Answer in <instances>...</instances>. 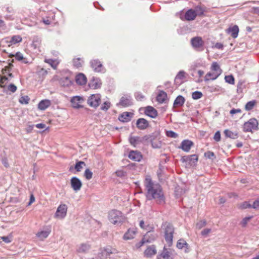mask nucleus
Masks as SVG:
<instances>
[{"mask_svg": "<svg viewBox=\"0 0 259 259\" xmlns=\"http://www.w3.org/2000/svg\"><path fill=\"white\" fill-rule=\"evenodd\" d=\"M197 17L196 11L193 9H190L185 13V19L187 21H193Z\"/></svg>", "mask_w": 259, "mask_h": 259, "instance_id": "24", "label": "nucleus"}, {"mask_svg": "<svg viewBox=\"0 0 259 259\" xmlns=\"http://www.w3.org/2000/svg\"><path fill=\"white\" fill-rule=\"evenodd\" d=\"M6 41L8 43V46L10 47L20 42L22 40V37L20 35H17L12 36L11 38L6 37Z\"/></svg>", "mask_w": 259, "mask_h": 259, "instance_id": "16", "label": "nucleus"}, {"mask_svg": "<svg viewBox=\"0 0 259 259\" xmlns=\"http://www.w3.org/2000/svg\"><path fill=\"white\" fill-rule=\"evenodd\" d=\"M83 61L81 58H76L73 60V65L76 68H80L82 67Z\"/></svg>", "mask_w": 259, "mask_h": 259, "instance_id": "43", "label": "nucleus"}, {"mask_svg": "<svg viewBox=\"0 0 259 259\" xmlns=\"http://www.w3.org/2000/svg\"><path fill=\"white\" fill-rule=\"evenodd\" d=\"M102 82L100 79L93 78L89 83V86L90 89H97L100 88Z\"/></svg>", "mask_w": 259, "mask_h": 259, "instance_id": "26", "label": "nucleus"}, {"mask_svg": "<svg viewBox=\"0 0 259 259\" xmlns=\"http://www.w3.org/2000/svg\"><path fill=\"white\" fill-rule=\"evenodd\" d=\"M82 165H85V163L83 161H78L75 165V169L78 172L80 171L83 168Z\"/></svg>", "mask_w": 259, "mask_h": 259, "instance_id": "51", "label": "nucleus"}, {"mask_svg": "<svg viewBox=\"0 0 259 259\" xmlns=\"http://www.w3.org/2000/svg\"><path fill=\"white\" fill-rule=\"evenodd\" d=\"M157 253V250L155 245L149 246L144 250V255L146 257H152Z\"/></svg>", "mask_w": 259, "mask_h": 259, "instance_id": "13", "label": "nucleus"}, {"mask_svg": "<svg viewBox=\"0 0 259 259\" xmlns=\"http://www.w3.org/2000/svg\"><path fill=\"white\" fill-rule=\"evenodd\" d=\"M239 207L241 209H246L252 207V205L249 202L245 201L240 205Z\"/></svg>", "mask_w": 259, "mask_h": 259, "instance_id": "61", "label": "nucleus"}, {"mask_svg": "<svg viewBox=\"0 0 259 259\" xmlns=\"http://www.w3.org/2000/svg\"><path fill=\"white\" fill-rule=\"evenodd\" d=\"M257 102L256 100H252L248 102L245 105V109L246 111L251 110L256 105Z\"/></svg>", "mask_w": 259, "mask_h": 259, "instance_id": "42", "label": "nucleus"}, {"mask_svg": "<svg viewBox=\"0 0 259 259\" xmlns=\"http://www.w3.org/2000/svg\"><path fill=\"white\" fill-rule=\"evenodd\" d=\"M90 248V246L87 244H82L77 248V251L80 253L86 252Z\"/></svg>", "mask_w": 259, "mask_h": 259, "instance_id": "44", "label": "nucleus"}, {"mask_svg": "<svg viewBox=\"0 0 259 259\" xmlns=\"http://www.w3.org/2000/svg\"><path fill=\"white\" fill-rule=\"evenodd\" d=\"M52 104L51 100L48 99H44L41 100L37 105V108L39 110L43 111L49 108Z\"/></svg>", "mask_w": 259, "mask_h": 259, "instance_id": "25", "label": "nucleus"}, {"mask_svg": "<svg viewBox=\"0 0 259 259\" xmlns=\"http://www.w3.org/2000/svg\"><path fill=\"white\" fill-rule=\"evenodd\" d=\"M206 225V221L205 220H201L196 224V228L200 229Z\"/></svg>", "mask_w": 259, "mask_h": 259, "instance_id": "58", "label": "nucleus"}, {"mask_svg": "<svg viewBox=\"0 0 259 259\" xmlns=\"http://www.w3.org/2000/svg\"><path fill=\"white\" fill-rule=\"evenodd\" d=\"M245 88V81L243 80H240L238 82L237 85V92L238 93H241L243 92V90Z\"/></svg>", "mask_w": 259, "mask_h": 259, "instance_id": "45", "label": "nucleus"}, {"mask_svg": "<svg viewBox=\"0 0 259 259\" xmlns=\"http://www.w3.org/2000/svg\"><path fill=\"white\" fill-rule=\"evenodd\" d=\"M193 145V143L191 141L189 140H184L182 142L179 148L182 149L185 152H188L190 151Z\"/></svg>", "mask_w": 259, "mask_h": 259, "instance_id": "22", "label": "nucleus"}, {"mask_svg": "<svg viewBox=\"0 0 259 259\" xmlns=\"http://www.w3.org/2000/svg\"><path fill=\"white\" fill-rule=\"evenodd\" d=\"M115 249L111 248L110 247H106L102 251L103 255H109L110 254L113 253L114 252Z\"/></svg>", "mask_w": 259, "mask_h": 259, "instance_id": "48", "label": "nucleus"}, {"mask_svg": "<svg viewBox=\"0 0 259 259\" xmlns=\"http://www.w3.org/2000/svg\"><path fill=\"white\" fill-rule=\"evenodd\" d=\"M72 74L68 70L61 72V77L58 79L60 84L63 87H69L72 84Z\"/></svg>", "mask_w": 259, "mask_h": 259, "instance_id": "4", "label": "nucleus"}, {"mask_svg": "<svg viewBox=\"0 0 259 259\" xmlns=\"http://www.w3.org/2000/svg\"><path fill=\"white\" fill-rule=\"evenodd\" d=\"M241 112V109L233 108L230 111V114L232 117H233L235 114L240 113Z\"/></svg>", "mask_w": 259, "mask_h": 259, "instance_id": "62", "label": "nucleus"}, {"mask_svg": "<svg viewBox=\"0 0 259 259\" xmlns=\"http://www.w3.org/2000/svg\"><path fill=\"white\" fill-rule=\"evenodd\" d=\"M143 140V138L139 137H131L129 139L131 144L134 147H136L138 145L142 143Z\"/></svg>", "mask_w": 259, "mask_h": 259, "instance_id": "36", "label": "nucleus"}, {"mask_svg": "<svg viewBox=\"0 0 259 259\" xmlns=\"http://www.w3.org/2000/svg\"><path fill=\"white\" fill-rule=\"evenodd\" d=\"M166 136L169 138H176L178 135L172 131H167L166 132Z\"/></svg>", "mask_w": 259, "mask_h": 259, "instance_id": "57", "label": "nucleus"}, {"mask_svg": "<svg viewBox=\"0 0 259 259\" xmlns=\"http://www.w3.org/2000/svg\"><path fill=\"white\" fill-rule=\"evenodd\" d=\"M108 218L110 221L114 225L123 223L126 219L120 211L116 209L111 210L109 212Z\"/></svg>", "mask_w": 259, "mask_h": 259, "instance_id": "2", "label": "nucleus"}, {"mask_svg": "<svg viewBox=\"0 0 259 259\" xmlns=\"http://www.w3.org/2000/svg\"><path fill=\"white\" fill-rule=\"evenodd\" d=\"M201 66V64L199 63H194L191 66L190 71L192 72V75L193 76L194 75V72L196 70L197 68L200 67Z\"/></svg>", "mask_w": 259, "mask_h": 259, "instance_id": "54", "label": "nucleus"}, {"mask_svg": "<svg viewBox=\"0 0 259 259\" xmlns=\"http://www.w3.org/2000/svg\"><path fill=\"white\" fill-rule=\"evenodd\" d=\"M186 75L187 74L184 71H180L176 75L175 79V82L176 84L177 85H180L183 83L185 81V80L186 78Z\"/></svg>", "mask_w": 259, "mask_h": 259, "instance_id": "18", "label": "nucleus"}, {"mask_svg": "<svg viewBox=\"0 0 259 259\" xmlns=\"http://www.w3.org/2000/svg\"><path fill=\"white\" fill-rule=\"evenodd\" d=\"M101 102V95L100 94H93L88 99V104L92 107H97Z\"/></svg>", "mask_w": 259, "mask_h": 259, "instance_id": "9", "label": "nucleus"}, {"mask_svg": "<svg viewBox=\"0 0 259 259\" xmlns=\"http://www.w3.org/2000/svg\"><path fill=\"white\" fill-rule=\"evenodd\" d=\"M151 234L150 231H148L143 237L142 240L135 245L136 247L138 249L142 247L144 244L146 243H149L155 240V236H153L152 238H150L149 236Z\"/></svg>", "mask_w": 259, "mask_h": 259, "instance_id": "11", "label": "nucleus"}, {"mask_svg": "<svg viewBox=\"0 0 259 259\" xmlns=\"http://www.w3.org/2000/svg\"><path fill=\"white\" fill-rule=\"evenodd\" d=\"M144 185L147 190L146 196L148 199H154L159 205L165 204V196L160 185L154 184L150 176H147L144 181Z\"/></svg>", "mask_w": 259, "mask_h": 259, "instance_id": "1", "label": "nucleus"}, {"mask_svg": "<svg viewBox=\"0 0 259 259\" xmlns=\"http://www.w3.org/2000/svg\"><path fill=\"white\" fill-rule=\"evenodd\" d=\"M15 59L18 61L22 60L24 58L22 53L20 52H17L15 55Z\"/></svg>", "mask_w": 259, "mask_h": 259, "instance_id": "64", "label": "nucleus"}, {"mask_svg": "<svg viewBox=\"0 0 259 259\" xmlns=\"http://www.w3.org/2000/svg\"><path fill=\"white\" fill-rule=\"evenodd\" d=\"M210 69V71L215 73L216 74H218L220 76L221 75L223 72L222 69L221 68L220 65L217 62H213L212 63Z\"/></svg>", "mask_w": 259, "mask_h": 259, "instance_id": "31", "label": "nucleus"}, {"mask_svg": "<svg viewBox=\"0 0 259 259\" xmlns=\"http://www.w3.org/2000/svg\"><path fill=\"white\" fill-rule=\"evenodd\" d=\"M252 218V217H245L241 222V225L242 227H244L246 226L248 222L250 221V220Z\"/></svg>", "mask_w": 259, "mask_h": 259, "instance_id": "60", "label": "nucleus"}, {"mask_svg": "<svg viewBox=\"0 0 259 259\" xmlns=\"http://www.w3.org/2000/svg\"><path fill=\"white\" fill-rule=\"evenodd\" d=\"M8 73V76L10 77H13V75L11 73L9 72V68L8 67H5V69H3L2 73L4 75L3 76L1 77L0 79V87L2 88L5 89L7 87V84L9 81V78L5 74Z\"/></svg>", "mask_w": 259, "mask_h": 259, "instance_id": "8", "label": "nucleus"}, {"mask_svg": "<svg viewBox=\"0 0 259 259\" xmlns=\"http://www.w3.org/2000/svg\"><path fill=\"white\" fill-rule=\"evenodd\" d=\"M6 88H7V91L8 92H10L12 93H15L17 89V87L12 83L9 84L8 86L6 87Z\"/></svg>", "mask_w": 259, "mask_h": 259, "instance_id": "53", "label": "nucleus"}, {"mask_svg": "<svg viewBox=\"0 0 259 259\" xmlns=\"http://www.w3.org/2000/svg\"><path fill=\"white\" fill-rule=\"evenodd\" d=\"M213 139L216 142L220 141V140H221V133H220V131H217L215 133V134L214 135V137H213Z\"/></svg>", "mask_w": 259, "mask_h": 259, "instance_id": "63", "label": "nucleus"}, {"mask_svg": "<svg viewBox=\"0 0 259 259\" xmlns=\"http://www.w3.org/2000/svg\"><path fill=\"white\" fill-rule=\"evenodd\" d=\"M225 80L230 84H235V78L232 75H226L225 77Z\"/></svg>", "mask_w": 259, "mask_h": 259, "instance_id": "47", "label": "nucleus"}, {"mask_svg": "<svg viewBox=\"0 0 259 259\" xmlns=\"http://www.w3.org/2000/svg\"><path fill=\"white\" fill-rule=\"evenodd\" d=\"M70 184L72 188L75 191H79L82 186L81 182L76 177H73L71 179Z\"/></svg>", "mask_w": 259, "mask_h": 259, "instance_id": "14", "label": "nucleus"}, {"mask_svg": "<svg viewBox=\"0 0 259 259\" xmlns=\"http://www.w3.org/2000/svg\"><path fill=\"white\" fill-rule=\"evenodd\" d=\"M7 32V27L5 22L0 20V33H4Z\"/></svg>", "mask_w": 259, "mask_h": 259, "instance_id": "49", "label": "nucleus"}, {"mask_svg": "<svg viewBox=\"0 0 259 259\" xmlns=\"http://www.w3.org/2000/svg\"><path fill=\"white\" fill-rule=\"evenodd\" d=\"M157 257L160 259H173L174 255L171 251L164 247L162 252Z\"/></svg>", "mask_w": 259, "mask_h": 259, "instance_id": "15", "label": "nucleus"}, {"mask_svg": "<svg viewBox=\"0 0 259 259\" xmlns=\"http://www.w3.org/2000/svg\"><path fill=\"white\" fill-rule=\"evenodd\" d=\"M144 113L152 118H156L158 115L157 110L154 107L150 106H147L145 108Z\"/></svg>", "mask_w": 259, "mask_h": 259, "instance_id": "17", "label": "nucleus"}, {"mask_svg": "<svg viewBox=\"0 0 259 259\" xmlns=\"http://www.w3.org/2000/svg\"><path fill=\"white\" fill-rule=\"evenodd\" d=\"M51 232V227H48L45 230L40 231L36 234V237L40 240H43L47 238Z\"/></svg>", "mask_w": 259, "mask_h": 259, "instance_id": "23", "label": "nucleus"}, {"mask_svg": "<svg viewBox=\"0 0 259 259\" xmlns=\"http://www.w3.org/2000/svg\"><path fill=\"white\" fill-rule=\"evenodd\" d=\"M75 81L78 85H84L87 82V78L83 74L79 73L75 76Z\"/></svg>", "mask_w": 259, "mask_h": 259, "instance_id": "29", "label": "nucleus"}, {"mask_svg": "<svg viewBox=\"0 0 259 259\" xmlns=\"http://www.w3.org/2000/svg\"><path fill=\"white\" fill-rule=\"evenodd\" d=\"M45 62L49 64L53 69H56L58 65L59 64V61L57 60H54L52 59H46Z\"/></svg>", "mask_w": 259, "mask_h": 259, "instance_id": "40", "label": "nucleus"}, {"mask_svg": "<svg viewBox=\"0 0 259 259\" xmlns=\"http://www.w3.org/2000/svg\"><path fill=\"white\" fill-rule=\"evenodd\" d=\"M185 101V98L183 96H179L175 99L174 105L176 107L182 106L184 104Z\"/></svg>", "mask_w": 259, "mask_h": 259, "instance_id": "41", "label": "nucleus"}, {"mask_svg": "<svg viewBox=\"0 0 259 259\" xmlns=\"http://www.w3.org/2000/svg\"><path fill=\"white\" fill-rule=\"evenodd\" d=\"M139 225L142 229H145L146 230H149L150 229H151L152 230L154 229V227L152 226H150L149 225L146 226L145 225L144 221L143 220L140 222Z\"/></svg>", "mask_w": 259, "mask_h": 259, "instance_id": "55", "label": "nucleus"}, {"mask_svg": "<svg viewBox=\"0 0 259 259\" xmlns=\"http://www.w3.org/2000/svg\"><path fill=\"white\" fill-rule=\"evenodd\" d=\"M82 100V98L79 96H75L73 97L71 99V103L72 107L74 108H80L82 107V106L80 105V102Z\"/></svg>", "mask_w": 259, "mask_h": 259, "instance_id": "28", "label": "nucleus"}, {"mask_svg": "<svg viewBox=\"0 0 259 259\" xmlns=\"http://www.w3.org/2000/svg\"><path fill=\"white\" fill-rule=\"evenodd\" d=\"M67 209L68 207L66 204H60L57 209L55 217L60 219L64 218L66 215Z\"/></svg>", "mask_w": 259, "mask_h": 259, "instance_id": "10", "label": "nucleus"}, {"mask_svg": "<svg viewBox=\"0 0 259 259\" xmlns=\"http://www.w3.org/2000/svg\"><path fill=\"white\" fill-rule=\"evenodd\" d=\"M202 93L199 91H196L192 94V98L194 99L197 100L201 98L202 97Z\"/></svg>", "mask_w": 259, "mask_h": 259, "instance_id": "59", "label": "nucleus"}, {"mask_svg": "<svg viewBox=\"0 0 259 259\" xmlns=\"http://www.w3.org/2000/svg\"><path fill=\"white\" fill-rule=\"evenodd\" d=\"M195 10L197 13V16H205V13L208 12L207 8L204 6L198 5L195 7Z\"/></svg>", "mask_w": 259, "mask_h": 259, "instance_id": "35", "label": "nucleus"}, {"mask_svg": "<svg viewBox=\"0 0 259 259\" xmlns=\"http://www.w3.org/2000/svg\"><path fill=\"white\" fill-rule=\"evenodd\" d=\"M111 104L108 101H105L103 103L101 107V109L102 110L107 111L110 107Z\"/></svg>", "mask_w": 259, "mask_h": 259, "instance_id": "56", "label": "nucleus"}, {"mask_svg": "<svg viewBox=\"0 0 259 259\" xmlns=\"http://www.w3.org/2000/svg\"><path fill=\"white\" fill-rule=\"evenodd\" d=\"M128 157L130 159L135 161H140L143 158L140 152L134 150L130 151Z\"/></svg>", "mask_w": 259, "mask_h": 259, "instance_id": "21", "label": "nucleus"}, {"mask_svg": "<svg viewBox=\"0 0 259 259\" xmlns=\"http://www.w3.org/2000/svg\"><path fill=\"white\" fill-rule=\"evenodd\" d=\"M132 104V102L130 98L122 97L121 98L118 105L123 107H126L131 106Z\"/></svg>", "mask_w": 259, "mask_h": 259, "instance_id": "33", "label": "nucleus"}, {"mask_svg": "<svg viewBox=\"0 0 259 259\" xmlns=\"http://www.w3.org/2000/svg\"><path fill=\"white\" fill-rule=\"evenodd\" d=\"M224 133L227 138L235 139L238 137V133L237 132H234L229 130H225Z\"/></svg>", "mask_w": 259, "mask_h": 259, "instance_id": "38", "label": "nucleus"}, {"mask_svg": "<svg viewBox=\"0 0 259 259\" xmlns=\"http://www.w3.org/2000/svg\"><path fill=\"white\" fill-rule=\"evenodd\" d=\"M258 120L255 118H251L243 124V131L246 133H252L253 131L258 130Z\"/></svg>", "mask_w": 259, "mask_h": 259, "instance_id": "5", "label": "nucleus"}, {"mask_svg": "<svg viewBox=\"0 0 259 259\" xmlns=\"http://www.w3.org/2000/svg\"><path fill=\"white\" fill-rule=\"evenodd\" d=\"M30 98L28 96H22L19 100V102L22 104H28Z\"/></svg>", "mask_w": 259, "mask_h": 259, "instance_id": "52", "label": "nucleus"}, {"mask_svg": "<svg viewBox=\"0 0 259 259\" xmlns=\"http://www.w3.org/2000/svg\"><path fill=\"white\" fill-rule=\"evenodd\" d=\"M137 127L140 130H145L149 126L148 121L143 118H139L136 122Z\"/></svg>", "mask_w": 259, "mask_h": 259, "instance_id": "27", "label": "nucleus"}, {"mask_svg": "<svg viewBox=\"0 0 259 259\" xmlns=\"http://www.w3.org/2000/svg\"><path fill=\"white\" fill-rule=\"evenodd\" d=\"M137 233V228H130L124 233L123 236V239L124 240H128L133 239L135 238Z\"/></svg>", "mask_w": 259, "mask_h": 259, "instance_id": "12", "label": "nucleus"}, {"mask_svg": "<svg viewBox=\"0 0 259 259\" xmlns=\"http://www.w3.org/2000/svg\"><path fill=\"white\" fill-rule=\"evenodd\" d=\"M152 146L154 148H159L161 147V142L157 139H153L151 141Z\"/></svg>", "mask_w": 259, "mask_h": 259, "instance_id": "46", "label": "nucleus"}, {"mask_svg": "<svg viewBox=\"0 0 259 259\" xmlns=\"http://www.w3.org/2000/svg\"><path fill=\"white\" fill-rule=\"evenodd\" d=\"M239 31V27L237 25H234L232 26H230L226 30V33L230 34L231 36L233 38H236L238 35Z\"/></svg>", "mask_w": 259, "mask_h": 259, "instance_id": "20", "label": "nucleus"}, {"mask_svg": "<svg viewBox=\"0 0 259 259\" xmlns=\"http://www.w3.org/2000/svg\"><path fill=\"white\" fill-rule=\"evenodd\" d=\"M91 67L96 72H101L103 69V67L101 62L98 60H93L90 62Z\"/></svg>", "mask_w": 259, "mask_h": 259, "instance_id": "19", "label": "nucleus"}, {"mask_svg": "<svg viewBox=\"0 0 259 259\" xmlns=\"http://www.w3.org/2000/svg\"><path fill=\"white\" fill-rule=\"evenodd\" d=\"M162 226L164 230V238L165 241L169 246H171L172 243L174 228L170 223L168 222H165L163 224Z\"/></svg>", "mask_w": 259, "mask_h": 259, "instance_id": "3", "label": "nucleus"}, {"mask_svg": "<svg viewBox=\"0 0 259 259\" xmlns=\"http://www.w3.org/2000/svg\"><path fill=\"white\" fill-rule=\"evenodd\" d=\"M198 156L197 154L186 155L182 157L181 160L187 167L195 166L197 164Z\"/></svg>", "mask_w": 259, "mask_h": 259, "instance_id": "6", "label": "nucleus"}, {"mask_svg": "<svg viewBox=\"0 0 259 259\" xmlns=\"http://www.w3.org/2000/svg\"><path fill=\"white\" fill-rule=\"evenodd\" d=\"M167 94L164 91H160L156 97V100L159 103H164L167 99Z\"/></svg>", "mask_w": 259, "mask_h": 259, "instance_id": "37", "label": "nucleus"}, {"mask_svg": "<svg viewBox=\"0 0 259 259\" xmlns=\"http://www.w3.org/2000/svg\"><path fill=\"white\" fill-rule=\"evenodd\" d=\"M191 44L193 48L197 51H202L204 50V42L200 36L192 38Z\"/></svg>", "mask_w": 259, "mask_h": 259, "instance_id": "7", "label": "nucleus"}, {"mask_svg": "<svg viewBox=\"0 0 259 259\" xmlns=\"http://www.w3.org/2000/svg\"><path fill=\"white\" fill-rule=\"evenodd\" d=\"M41 40L40 38L38 37H34L33 39L31 47L34 50H38L39 52H40V48L41 46Z\"/></svg>", "mask_w": 259, "mask_h": 259, "instance_id": "32", "label": "nucleus"}, {"mask_svg": "<svg viewBox=\"0 0 259 259\" xmlns=\"http://www.w3.org/2000/svg\"><path fill=\"white\" fill-rule=\"evenodd\" d=\"M84 177L87 180H90L93 177V172L90 169L87 168L84 171Z\"/></svg>", "mask_w": 259, "mask_h": 259, "instance_id": "50", "label": "nucleus"}, {"mask_svg": "<svg viewBox=\"0 0 259 259\" xmlns=\"http://www.w3.org/2000/svg\"><path fill=\"white\" fill-rule=\"evenodd\" d=\"M220 75L216 74L214 72H212L211 71L208 72L204 76V81L205 82H208L210 80H214L217 79Z\"/></svg>", "mask_w": 259, "mask_h": 259, "instance_id": "34", "label": "nucleus"}, {"mask_svg": "<svg viewBox=\"0 0 259 259\" xmlns=\"http://www.w3.org/2000/svg\"><path fill=\"white\" fill-rule=\"evenodd\" d=\"M133 113L128 112H123L119 116L118 119L123 122H126L131 120Z\"/></svg>", "mask_w": 259, "mask_h": 259, "instance_id": "30", "label": "nucleus"}, {"mask_svg": "<svg viewBox=\"0 0 259 259\" xmlns=\"http://www.w3.org/2000/svg\"><path fill=\"white\" fill-rule=\"evenodd\" d=\"M177 247L180 249L183 248L188 249L189 245L184 239H180L177 242Z\"/></svg>", "mask_w": 259, "mask_h": 259, "instance_id": "39", "label": "nucleus"}]
</instances>
